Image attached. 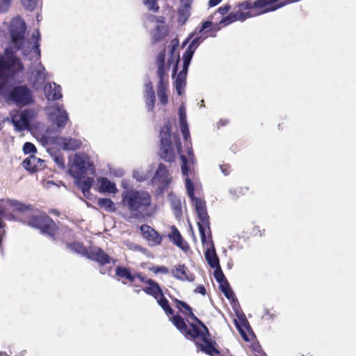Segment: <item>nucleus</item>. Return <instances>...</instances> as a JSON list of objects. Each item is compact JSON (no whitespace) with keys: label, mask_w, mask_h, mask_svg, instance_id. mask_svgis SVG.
Instances as JSON below:
<instances>
[{"label":"nucleus","mask_w":356,"mask_h":356,"mask_svg":"<svg viewBox=\"0 0 356 356\" xmlns=\"http://www.w3.org/2000/svg\"><path fill=\"white\" fill-rule=\"evenodd\" d=\"M212 26L213 23L210 20H207L203 22L201 24L200 28H197L196 31H197L199 33H201L203 31H206L207 29L211 28Z\"/></svg>","instance_id":"64"},{"label":"nucleus","mask_w":356,"mask_h":356,"mask_svg":"<svg viewBox=\"0 0 356 356\" xmlns=\"http://www.w3.org/2000/svg\"><path fill=\"white\" fill-rule=\"evenodd\" d=\"M168 84H157V96L161 104L165 106L168 103V96L167 94Z\"/></svg>","instance_id":"38"},{"label":"nucleus","mask_w":356,"mask_h":356,"mask_svg":"<svg viewBox=\"0 0 356 356\" xmlns=\"http://www.w3.org/2000/svg\"><path fill=\"white\" fill-rule=\"evenodd\" d=\"M15 51L12 47L4 49V54L0 55V81L13 79L24 69L21 60L15 56Z\"/></svg>","instance_id":"4"},{"label":"nucleus","mask_w":356,"mask_h":356,"mask_svg":"<svg viewBox=\"0 0 356 356\" xmlns=\"http://www.w3.org/2000/svg\"><path fill=\"white\" fill-rule=\"evenodd\" d=\"M191 2L187 0L184 6L178 9V24L181 26L184 25L188 19L191 13Z\"/></svg>","instance_id":"31"},{"label":"nucleus","mask_w":356,"mask_h":356,"mask_svg":"<svg viewBox=\"0 0 356 356\" xmlns=\"http://www.w3.org/2000/svg\"><path fill=\"white\" fill-rule=\"evenodd\" d=\"M168 238L174 245L179 248L183 251L186 252L188 250L189 245L188 243L184 240L176 226L172 225L171 227V232L168 234Z\"/></svg>","instance_id":"21"},{"label":"nucleus","mask_w":356,"mask_h":356,"mask_svg":"<svg viewBox=\"0 0 356 356\" xmlns=\"http://www.w3.org/2000/svg\"><path fill=\"white\" fill-rule=\"evenodd\" d=\"M63 107V105H56V111L49 114L50 121L56 126L59 133L61 132L69 120L68 113Z\"/></svg>","instance_id":"13"},{"label":"nucleus","mask_w":356,"mask_h":356,"mask_svg":"<svg viewBox=\"0 0 356 356\" xmlns=\"http://www.w3.org/2000/svg\"><path fill=\"white\" fill-rule=\"evenodd\" d=\"M236 22V17L234 12L229 13L227 16L223 17L220 21L219 24H225L228 25L231 23Z\"/></svg>","instance_id":"53"},{"label":"nucleus","mask_w":356,"mask_h":356,"mask_svg":"<svg viewBox=\"0 0 356 356\" xmlns=\"http://www.w3.org/2000/svg\"><path fill=\"white\" fill-rule=\"evenodd\" d=\"M61 90L56 83H47L44 87V94L48 100L56 101L62 97Z\"/></svg>","instance_id":"23"},{"label":"nucleus","mask_w":356,"mask_h":356,"mask_svg":"<svg viewBox=\"0 0 356 356\" xmlns=\"http://www.w3.org/2000/svg\"><path fill=\"white\" fill-rule=\"evenodd\" d=\"M40 230L42 234L47 235L54 240L55 234L58 230V227L52 218L49 217L46 220V222L42 225Z\"/></svg>","instance_id":"30"},{"label":"nucleus","mask_w":356,"mask_h":356,"mask_svg":"<svg viewBox=\"0 0 356 356\" xmlns=\"http://www.w3.org/2000/svg\"><path fill=\"white\" fill-rule=\"evenodd\" d=\"M122 202L129 211L135 212L131 217L139 219L144 216L139 211L147 209L151 204L152 197L149 193L145 191L130 189L122 192Z\"/></svg>","instance_id":"2"},{"label":"nucleus","mask_w":356,"mask_h":356,"mask_svg":"<svg viewBox=\"0 0 356 356\" xmlns=\"http://www.w3.org/2000/svg\"><path fill=\"white\" fill-rule=\"evenodd\" d=\"M172 181L169 171L163 163H159L157 169L151 179L152 184H159V190L161 192L164 191Z\"/></svg>","instance_id":"9"},{"label":"nucleus","mask_w":356,"mask_h":356,"mask_svg":"<svg viewBox=\"0 0 356 356\" xmlns=\"http://www.w3.org/2000/svg\"><path fill=\"white\" fill-rule=\"evenodd\" d=\"M10 79L0 81V95L5 99L17 107H24L35 104V97L32 90L26 84H8Z\"/></svg>","instance_id":"1"},{"label":"nucleus","mask_w":356,"mask_h":356,"mask_svg":"<svg viewBox=\"0 0 356 356\" xmlns=\"http://www.w3.org/2000/svg\"><path fill=\"white\" fill-rule=\"evenodd\" d=\"M156 300L159 305L163 309L167 315H173L174 310L170 307L169 302L168 299L164 296V294H163V296H161L159 297Z\"/></svg>","instance_id":"40"},{"label":"nucleus","mask_w":356,"mask_h":356,"mask_svg":"<svg viewBox=\"0 0 356 356\" xmlns=\"http://www.w3.org/2000/svg\"><path fill=\"white\" fill-rule=\"evenodd\" d=\"M73 164L76 168V170L75 171L72 169L68 170V173L71 177H72V175H76V174L84 175L88 172L91 175H94L95 173L94 164L88 157L76 154Z\"/></svg>","instance_id":"10"},{"label":"nucleus","mask_w":356,"mask_h":356,"mask_svg":"<svg viewBox=\"0 0 356 356\" xmlns=\"http://www.w3.org/2000/svg\"><path fill=\"white\" fill-rule=\"evenodd\" d=\"M86 258L98 263L100 266H104L106 264H111V262L115 264L116 261L115 259L111 257L101 248L98 247H94L89 250Z\"/></svg>","instance_id":"14"},{"label":"nucleus","mask_w":356,"mask_h":356,"mask_svg":"<svg viewBox=\"0 0 356 356\" xmlns=\"http://www.w3.org/2000/svg\"><path fill=\"white\" fill-rule=\"evenodd\" d=\"M144 99L148 111H153L156 102V96L153 84L149 80L145 83Z\"/></svg>","instance_id":"18"},{"label":"nucleus","mask_w":356,"mask_h":356,"mask_svg":"<svg viewBox=\"0 0 356 356\" xmlns=\"http://www.w3.org/2000/svg\"><path fill=\"white\" fill-rule=\"evenodd\" d=\"M143 3L149 10L156 13L159 10L157 0H143Z\"/></svg>","instance_id":"48"},{"label":"nucleus","mask_w":356,"mask_h":356,"mask_svg":"<svg viewBox=\"0 0 356 356\" xmlns=\"http://www.w3.org/2000/svg\"><path fill=\"white\" fill-rule=\"evenodd\" d=\"M179 124H188L186 120V113L185 110V107L183 105H181L179 108Z\"/></svg>","instance_id":"58"},{"label":"nucleus","mask_w":356,"mask_h":356,"mask_svg":"<svg viewBox=\"0 0 356 356\" xmlns=\"http://www.w3.org/2000/svg\"><path fill=\"white\" fill-rule=\"evenodd\" d=\"M180 131L182 134L184 140L186 143L188 142V140L190 138V131L188 128V124H179Z\"/></svg>","instance_id":"57"},{"label":"nucleus","mask_w":356,"mask_h":356,"mask_svg":"<svg viewBox=\"0 0 356 356\" xmlns=\"http://www.w3.org/2000/svg\"><path fill=\"white\" fill-rule=\"evenodd\" d=\"M284 6H285V3L281 0H256L254 1L248 0L238 4L240 9H259L260 10L259 14L273 12Z\"/></svg>","instance_id":"7"},{"label":"nucleus","mask_w":356,"mask_h":356,"mask_svg":"<svg viewBox=\"0 0 356 356\" xmlns=\"http://www.w3.org/2000/svg\"><path fill=\"white\" fill-rule=\"evenodd\" d=\"M185 186L186 188L187 194L192 202L195 201V199H200L195 195V187L192 180L186 177L185 179Z\"/></svg>","instance_id":"43"},{"label":"nucleus","mask_w":356,"mask_h":356,"mask_svg":"<svg viewBox=\"0 0 356 356\" xmlns=\"http://www.w3.org/2000/svg\"><path fill=\"white\" fill-rule=\"evenodd\" d=\"M74 179L75 185L81 191L83 195L85 197H88L90 193V190L93 185L94 179L92 177H87L83 179L84 175H72V177Z\"/></svg>","instance_id":"16"},{"label":"nucleus","mask_w":356,"mask_h":356,"mask_svg":"<svg viewBox=\"0 0 356 356\" xmlns=\"http://www.w3.org/2000/svg\"><path fill=\"white\" fill-rule=\"evenodd\" d=\"M23 6L29 11H33L38 3V0H20Z\"/></svg>","instance_id":"54"},{"label":"nucleus","mask_w":356,"mask_h":356,"mask_svg":"<svg viewBox=\"0 0 356 356\" xmlns=\"http://www.w3.org/2000/svg\"><path fill=\"white\" fill-rule=\"evenodd\" d=\"M44 72V67L41 63H40L38 68L34 72L33 75L29 79L33 87L37 88L44 83L46 79Z\"/></svg>","instance_id":"28"},{"label":"nucleus","mask_w":356,"mask_h":356,"mask_svg":"<svg viewBox=\"0 0 356 356\" xmlns=\"http://www.w3.org/2000/svg\"><path fill=\"white\" fill-rule=\"evenodd\" d=\"M195 211L200 222L197 227L200 232V238L202 245L207 244L206 230L208 231L209 237L211 238V231L210 227L209 216L208 215L206 202L202 199H195L193 202Z\"/></svg>","instance_id":"5"},{"label":"nucleus","mask_w":356,"mask_h":356,"mask_svg":"<svg viewBox=\"0 0 356 356\" xmlns=\"http://www.w3.org/2000/svg\"><path fill=\"white\" fill-rule=\"evenodd\" d=\"M140 230L147 241L153 243L154 245H160L162 241V238L159 233L154 229L147 225H142L140 227Z\"/></svg>","instance_id":"19"},{"label":"nucleus","mask_w":356,"mask_h":356,"mask_svg":"<svg viewBox=\"0 0 356 356\" xmlns=\"http://www.w3.org/2000/svg\"><path fill=\"white\" fill-rule=\"evenodd\" d=\"M66 245L72 251L87 257L89 250H88L82 243L74 241L72 243H67Z\"/></svg>","instance_id":"37"},{"label":"nucleus","mask_w":356,"mask_h":356,"mask_svg":"<svg viewBox=\"0 0 356 356\" xmlns=\"http://www.w3.org/2000/svg\"><path fill=\"white\" fill-rule=\"evenodd\" d=\"M237 322L242 326L243 328H245L250 333L254 334V332L250 325L248 321L247 320L245 314L241 315L240 317L238 318Z\"/></svg>","instance_id":"50"},{"label":"nucleus","mask_w":356,"mask_h":356,"mask_svg":"<svg viewBox=\"0 0 356 356\" xmlns=\"http://www.w3.org/2000/svg\"><path fill=\"white\" fill-rule=\"evenodd\" d=\"M175 302L177 304V308L179 311L182 312L184 315L188 316L192 320L197 317L193 314L191 307L189 305H188L186 302L178 299H175Z\"/></svg>","instance_id":"34"},{"label":"nucleus","mask_w":356,"mask_h":356,"mask_svg":"<svg viewBox=\"0 0 356 356\" xmlns=\"http://www.w3.org/2000/svg\"><path fill=\"white\" fill-rule=\"evenodd\" d=\"M115 275L121 278H125L130 282H134L136 279V276L131 273V269L122 266L116 267Z\"/></svg>","instance_id":"33"},{"label":"nucleus","mask_w":356,"mask_h":356,"mask_svg":"<svg viewBox=\"0 0 356 356\" xmlns=\"http://www.w3.org/2000/svg\"><path fill=\"white\" fill-rule=\"evenodd\" d=\"M35 116V112L33 109H26L19 115L12 116L11 121L15 129L22 131L29 129L32 120Z\"/></svg>","instance_id":"11"},{"label":"nucleus","mask_w":356,"mask_h":356,"mask_svg":"<svg viewBox=\"0 0 356 356\" xmlns=\"http://www.w3.org/2000/svg\"><path fill=\"white\" fill-rule=\"evenodd\" d=\"M159 137V156L160 159L170 163H173L175 160V154L171 140V127L169 122L161 128Z\"/></svg>","instance_id":"6"},{"label":"nucleus","mask_w":356,"mask_h":356,"mask_svg":"<svg viewBox=\"0 0 356 356\" xmlns=\"http://www.w3.org/2000/svg\"><path fill=\"white\" fill-rule=\"evenodd\" d=\"M202 343L196 341L195 345L200 350L210 356H216L220 354V351L217 348V343L212 339L202 337Z\"/></svg>","instance_id":"15"},{"label":"nucleus","mask_w":356,"mask_h":356,"mask_svg":"<svg viewBox=\"0 0 356 356\" xmlns=\"http://www.w3.org/2000/svg\"><path fill=\"white\" fill-rule=\"evenodd\" d=\"M172 276L181 281L193 282L195 279L193 274L191 273L184 264H179L172 271Z\"/></svg>","instance_id":"22"},{"label":"nucleus","mask_w":356,"mask_h":356,"mask_svg":"<svg viewBox=\"0 0 356 356\" xmlns=\"http://www.w3.org/2000/svg\"><path fill=\"white\" fill-rule=\"evenodd\" d=\"M54 161L60 170L65 168V161L62 156L60 154H55L51 155Z\"/></svg>","instance_id":"56"},{"label":"nucleus","mask_w":356,"mask_h":356,"mask_svg":"<svg viewBox=\"0 0 356 356\" xmlns=\"http://www.w3.org/2000/svg\"><path fill=\"white\" fill-rule=\"evenodd\" d=\"M58 144L62 147L63 150L74 151L79 149L82 145L81 140L73 138L71 137H60Z\"/></svg>","instance_id":"25"},{"label":"nucleus","mask_w":356,"mask_h":356,"mask_svg":"<svg viewBox=\"0 0 356 356\" xmlns=\"http://www.w3.org/2000/svg\"><path fill=\"white\" fill-rule=\"evenodd\" d=\"M171 207L176 218H180L182 215L181 203L179 199L173 198L171 200Z\"/></svg>","instance_id":"45"},{"label":"nucleus","mask_w":356,"mask_h":356,"mask_svg":"<svg viewBox=\"0 0 356 356\" xmlns=\"http://www.w3.org/2000/svg\"><path fill=\"white\" fill-rule=\"evenodd\" d=\"M183 334L186 337H190L192 339L200 338L202 340V337H205V334H202V331L200 330V327H194V329H190L187 327Z\"/></svg>","instance_id":"41"},{"label":"nucleus","mask_w":356,"mask_h":356,"mask_svg":"<svg viewBox=\"0 0 356 356\" xmlns=\"http://www.w3.org/2000/svg\"><path fill=\"white\" fill-rule=\"evenodd\" d=\"M97 181L99 184L98 191L100 193L115 194L118 191L116 184L106 177H99L97 178Z\"/></svg>","instance_id":"26"},{"label":"nucleus","mask_w":356,"mask_h":356,"mask_svg":"<svg viewBox=\"0 0 356 356\" xmlns=\"http://www.w3.org/2000/svg\"><path fill=\"white\" fill-rule=\"evenodd\" d=\"M97 205L107 212H115L116 207L113 200L107 197H100L97 200Z\"/></svg>","instance_id":"36"},{"label":"nucleus","mask_w":356,"mask_h":356,"mask_svg":"<svg viewBox=\"0 0 356 356\" xmlns=\"http://www.w3.org/2000/svg\"><path fill=\"white\" fill-rule=\"evenodd\" d=\"M11 0H0V13H6L8 10Z\"/></svg>","instance_id":"63"},{"label":"nucleus","mask_w":356,"mask_h":356,"mask_svg":"<svg viewBox=\"0 0 356 356\" xmlns=\"http://www.w3.org/2000/svg\"><path fill=\"white\" fill-rule=\"evenodd\" d=\"M147 269L156 275L159 273L168 274L169 273L168 268L164 266H151Z\"/></svg>","instance_id":"49"},{"label":"nucleus","mask_w":356,"mask_h":356,"mask_svg":"<svg viewBox=\"0 0 356 356\" xmlns=\"http://www.w3.org/2000/svg\"><path fill=\"white\" fill-rule=\"evenodd\" d=\"M207 243H209L211 248H207L204 252V257L206 261H207L209 266L211 268L219 267L220 261L219 258L217 255L214 244L213 241L211 239L209 242L207 241Z\"/></svg>","instance_id":"24"},{"label":"nucleus","mask_w":356,"mask_h":356,"mask_svg":"<svg viewBox=\"0 0 356 356\" xmlns=\"http://www.w3.org/2000/svg\"><path fill=\"white\" fill-rule=\"evenodd\" d=\"M193 321L200 327L203 329L204 332H202V334H205V337L207 339H209L211 337L209 330L208 327L204 325V323L200 320L197 317L193 319Z\"/></svg>","instance_id":"59"},{"label":"nucleus","mask_w":356,"mask_h":356,"mask_svg":"<svg viewBox=\"0 0 356 356\" xmlns=\"http://www.w3.org/2000/svg\"><path fill=\"white\" fill-rule=\"evenodd\" d=\"M165 50L159 52L156 56L157 71L156 74L159 78L158 84H168V81L165 80L166 76L165 72Z\"/></svg>","instance_id":"20"},{"label":"nucleus","mask_w":356,"mask_h":356,"mask_svg":"<svg viewBox=\"0 0 356 356\" xmlns=\"http://www.w3.org/2000/svg\"><path fill=\"white\" fill-rule=\"evenodd\" d=\"M133 178H134L136 181L139 182H143L147 179V175H145L143 172H140L138 170L133 171Z\"/></svg>","instance_id":"61"},{"label":"nucleus","mask_w":356,"mask_h":356,"mask_svg":"<svg viewBox=\"0 0 356 356\" xmlns=\"http://www.w3.org/2000/svg\"><path fill=\"white\" fill-rule=\"evenodd\" d=\"M172 324L177 327V329L183 334L186 331L187 325L184 319L179 315H172L170 318Z\"/></svg>","instance_id":"39"},{"label":"nucleus","mask_w":356,"mask_h":356,"mask_svg":"<svg viewBox=\"0 0 356 356\" xmlns=\"http://www.w3.org/2000/svg\"><path fill=\"white\" fill-rule=\"evenodd\" d=\"M180 62L179 54L177 55L172 54V56L169 55V58L168 59V65L170 66L173 64L172 76L174 77L178 72L179 70V64Z\"/></svg>","instance_id":"42"},{"label":"nucleus","mask_w":356,"mask_h":356,"mask_svg":"<svg viewBox=\"0 0 356 356\" xmlns=\"http://www.w3.org/2000/svg\"><path fill=\"white\" fill-rule=\"evenodd\" d=\"M147 284L148 285L147 286L143 288V291L146 294L152 296L155 299H158L161 296H163V290L155 280L149 278L147 280Z\"/></svg>","instance_id":"27"},{"label":"nucleus","mask_w":356,"mask_h":356,"mask_svg":"<svg viewBox=\"0 0 356 356\" xmlns=\"http://www.w3.org/2000/svg\"><path fill=\"white\" fill-rule=\"evenodd\" d=\"M49 216L45 213L38 216H32L29 218L28 225L32 227L40 229L42 225L46 222V220Z\"/></svg>","instance_id":"32"},{"label":"nucleus","mask_w":356,"mask_h":356,"mask_svg":"<svg viewBox=\"0 0 356 356\" xmlns=\"http://www.w3.org/2000/svg\"><path fill=\"white\" fill-rule=\"evenodd\" d=\"M194 53V51L187 47L182 56L183 63L190 65Z\"/></svg>","instance_id":"51"},{"label":"nucleus","mask_w":356,"mask_h":356,"mask_svg":"<svg viewBox=\"0 0 356 356\" xmlns=\"http://www.w3.org/2000/svg\"><path fill=\"white\" fill-rule=\"evenodd\" d=\"M186 85V78L176 76L175 81V88L176 89V92L179 96L182 95L184 92V89Z\"/></svg>","instance_id":"44"},{"label":"nucleus","mask_w":356,"mask_h":356,"mask_svg":"<svg viewBox=\"0 0 356 356\" xmlns=\"http://www.w3.org/2000/svg\"><path fill=\"white\" fill-rule=\"evenodd\" d=\"M213 269H215L214 272H213V277L218 283L220 284V283L223 282L224 281L227 280V279L221 269L220 266L219 267L214 268Z\"/></svg>","instance_id":"47"},{"label":"nucleus","mask_w":356,"mask_h":356,"mask_svg":"<svg viewBox=\"0 0 356 356\" xmlns=\"http://www.w3.org/2000/svg\"><path fill=\"white\" fill-rule=\"evenodd\" d=\"M179 40L177 38H175L171 40V42H170V47H169L170 56H172V54L176 55L175 53H176L177 49L179 46Z\"/></svg>","instance_id":"62"},{"label":"nucleus","mask_w":356,"mask_h":356,"mask_svg":"<svg viewBox=\"0 0 356 356\" xmlns=\"http://www.w3.org/2000/svg\"><path fill=\"white\" fill-rule=\"evenodd\" d=\"M10 207L19 212H24L32 209V206L31 204H26L15 200L2 199L0 200V218L1 219H10L6 216V213Z\"/></svg>","instance_id":"12"},{"label":"nucleus","mask_w":356,"mask_h":356,"mask_svg":"<svg viewBox=\"0 0 356 356\" xmlns=\"http://www.w3.org/2000/svg\"><path fill=\"white\" fill-rule=\"evenodd\" d=\"M44 163V160L37 158L35 155H30L24 160L22 165L26 170L34 173L44 168L42 165Z\"/></svg>","instance_id":"17"},{"label":"nucleus","mask_w":356,"mask_h":356,"mask_svg":"<svg viewBox=\"0 0 356 356\" xmlns=\"http://www.w3.org/2000/svg\"><path fill=\"white\" fill-rule=\"evenodd\" d=\"M187 156L182 154V146L180 140L176 143V147L177 152L179 154L181 164V171L184 176L188 175L190 172V166L194 165L196 163V159L194 155L193 149L192 147V143L191 141L185 144Z\"/></svg>","instance_id":"8"},{"label":"nucleus","mask_w":356,"mask_h":356,"mask_svg":"<svg viewBox=\"0 0 356 356\" xmlns=\"http://www.w3.org/2000/svg\"><path fill=\"white\" fill-rule=\"evenodd\" d=\"M32 38L35 39V40L33 42L31 47V45H26V49L31 50V55L33 56V59L35 57L36 60H39L41 56V52L39 43L40 40V33L38 29L35 30V31L33 33Z\"/></svg>","instance_id":"29"},{"label":"nucleus","mask_w":356,"mask_h":356,"mask_svg":"<svg viewBox=\"0 0 356 356\" xmlns=\"http://www.w3.org/2000/svg\"><path fill=\"white\" fill-rule=\"evenodd\" d=\"M234 325H235L237 330L238 331L239 334H241V337L243 338V339L247 342L250 341L249 337L245 333V330H243L242 326L239 324V323L237 322V320L234 319Z\"/></svg>","instance_id":"60"},{"label":"nucleus","mask_w":356,"mask_h":356,"mask_svg":"<svg viewBox=\"0 0 356 356\" xmlns=\"http://www.w3.org/2000/svg\"><path fill=\"white\" fill-rule=\"evenodd\" d=\"M26 25L24 20L20 17H14L9 27L10 40L16 51L22 50V55L25 58L33 60L31 50L26 49V45H31L29 40H26L25 33Z\"/></svg>","instance_id":"3"},{"label":"nucleus","mask_w":356,"mask_h":356,"mask_svg":"<svg viewBox=\"0 0 356 356\" xmlns=\"http://www.w3.org/2000/svg\"><path fill=\"white\" fill-rule=\"evenodd\" d=\"M234 14H235L236 17V21H241L243 22L248 17H251L252 16V14L250 11L248 12H242L241 10H238L236 12H234Z\"/></svg>","instance_id":"55"},{"label":"nucleus","mask_w":356,"mask_h":356,"mask_svg":"<svg viewBox=\"0 0 356 356\" xmlns=\"http://www.w3.org/2000/svg\"><path fill=\"white\" fill-rule=\"evenodd\" d=\"M207 37H202V35H197L193 37L191 40L188 47L195 51L196 49L200 45V44L205 40Z\"/></svg>","instance_id":"46"},{"label":"nucleus","mask_w":356,"mask_h":356,"mask_svg":"<svg viewBox=\"0 0 356 356\" xmlns=\"http://www.w3.org/2000/svg\"><path fill=\"white\" fill-rule=\"evenodd\" d=\"M168 33L165 26L157 25L155 31L152 33V40L153 44H156L163 40Z\"/></svg>","instance_id":"35"},{"label":"nucleus","mask_w":356,"mask_h":356,"mask_svg":"<svg viewBox=\"0 0 356 356\" xmlns=\"http://www.w3.org/2000/svg\"><path fill=\"white\" fill-rule=\"evenodd\" d=\"M22 149L25 154H34L37 152L35 145L31 142H26L23 145Z\"/></svg>","instance_id":"52"}]
</instances>
